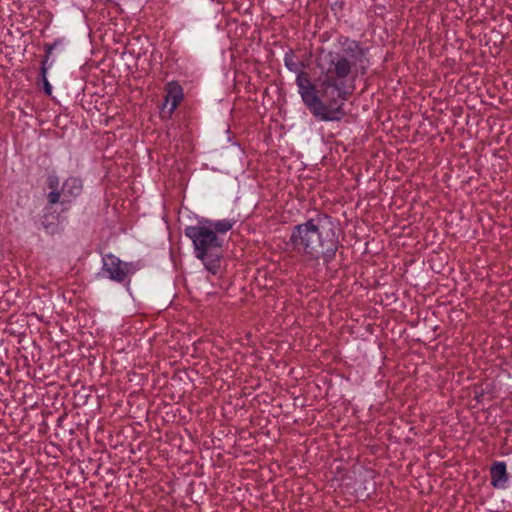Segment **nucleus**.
<instances>
[{"instance_id": "nucleus-1", "label": "nucleus", "mask_w": 512, "mask_h": 512, "mask_svg": "<svg viewBox=\"0 0 512 512\" xmlns=\"http://www.w3.org/2000/svg\"><path fill=\"white\" fill-rule=\"evenodd\" d=\"M340 49L328 51L323 55L324 63L319 64L320 75L312 83L308 73L302 69L305 65L295 59L292 51L285 53L284 65L296 74L298 93L309 112L323 122L340 121L345 116L344 103L353 92L348 85L349 78L354 79L366 73L368 61L366 49L347 37L339 38Z\"/></svg>"}, {"instance_id": "nucleus-2", "label": "nucleus", "mask_w": 512, "mask_h": 512, "mask_svg": "<svg viewBox=\"0 0 512 512\" xmlns=\"http://www.w3.org/2000/svg\"><path fill=\"white\" fill-rule=\"evenodd\" d=\"M289 244L297 255L307 260L322 259L329 266L339 248V238L332 218L319 213L293 227Z\"/></svg>"}, {"instance_id": "nucleus-3", "label": "nucleus", "mask_w": 512, "mask_h": 512, "mask_svg": "<svg viewBox=\"0 0 512 512\" xmlns=\"http://www.w3.org/2000/svg\"><path fill=\"white\" fill-rule=\"evenodd\" d=\"M194 248L195 257L203 263L212 274H217L221 263L223 238L201 221L197 225L187 226L184 230Z\"/></svg>"}, {"instance_id": "nucleus-4", "label": "nucleus", "mask_w": 512, "mask_h": 512, "mask_svg": "<svg viewBox=\"0 0 512 512\" xmlns=\"http://www.w3.org/2000/svg\"><path fill=\"white\" fill-rule=\"evenodd\" d=\"M48 187L51 190L47 195L48 202L64 204L70 203L82 193L83 184L80 178L71 176L64 181L61 191H59V178L52 175L48 177Z\"/></svg>"}, {"instance_id": "nucleus-5", "label": "nucleus", "mask_w": 512, "mask_h": 512, "mask_svg": "<svg viewBox=\"0 0 512 512\" xmlns=\"http://www.w3.org/2000/svg\"><path fill=\"white\" fill-rule=\"evenodd\" d=\"M138 270V263L124 262L114 254L108 253L102 258V267L98 276L108 278L117 283H123Z\"/></svg>"}, {"instance_id": "nucleus-6", "label": "nucleus", "mask_w": 512, "mask_h": 512, "mask_svg": "<svg viewBox=\"0 0 512 512\" xmlns=\"http://www.w3.org/2000/svg\"><path fill=\"white\" fill-rule=\"evenodd\" d=\"M490 479V484L493 488L499 490L508 488L509 474L505 462L495 461L492 463L490 467Z\"/></svg>"}, {"instance_id": "nucleus-7", "label": "nucleus", "mask_w": 512, "mask_h": 512, "mask_svg": "<svg viewBox=\"0 0 512 512\" xmlns=\"http://www.w3.org/2000/svg\"><path fill=\"white\" fill-rule=\"evenodd\" d=\"M165 90V104H170V112H173L178 107V105L180 104L184 97L183 89L180 84L172 81L166 85Z\"/></svg>"}, {"instance_id": "nucleus-8", "label": "nucleus", "mask_w": 512, "mask_h": 512, "mask_svg": "<svg viewBox=\"0 0 512 512\" xmlns=\"http://www.w3.org/2000/svg\"><path fill=\"white\" fill-rule=\"evenodd\" d=\"M57 44H58V41H55L53 44L45 45L46 56H45L44 61L42 62V67L40 70V75H41V79L43 82V90L47 95L52 94V86L47 79V72H48V69L51 67V64L47 65V63H48L49 56L51 55L52 51L55 49Z\"/></svg>"}, {"instance_id": "nucleus-9", "label": "nucleus", "mask_w": 512, "mask_h": 512, "mask_svg": "<svg viewBox=\"0 0 512 512\" xmlns=\"http://www.w3.org/2000/svg\"><path fill=\"white\" fill-rule=\"evenodd\" d=\"M203 222L215 231V234L218 236L226 234L230 231L236 223L234 219H220V220H210L205 219Z\"/></svg>"}, {"instance_id": "nucleus-10", "label": "nucleus", "mask_w": 512, "mask_h": 512, "mask_svg": "<svg viewBox=\"0 0 512 512\" xmlns=\"http://www.w3.org/2000/svg\"><path fill=\"white\" fill-rule=\"evenodd\" d=\"M47 218H48L47 216H44V220L42 221V226L46 230V232L53 234L56 232L57 227L55 224L48 222Z\"/></svg>"}]
</instances>
